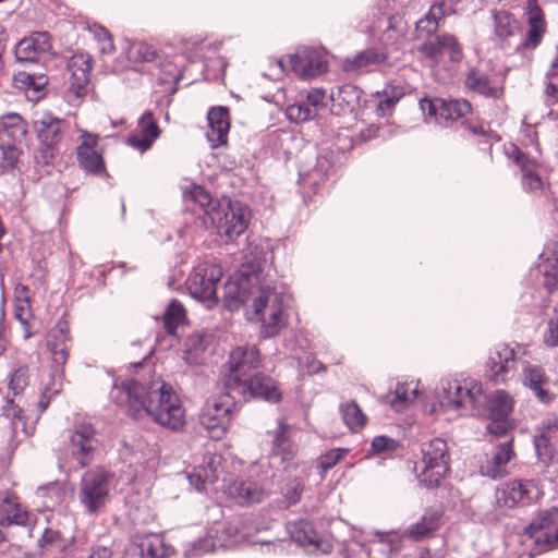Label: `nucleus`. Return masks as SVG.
<instances>
[{"label": "nucleus", "mask_w": 558, "mask_h": 558, "mask_svg": "<svg viewBox=\"0 0 558 558\" xmlns=\"http://www.w3.org/2000/svg\"><path fill=\"white\" fill-rule=\"evenodd\" d=\"M110 397L135 420L149 416L171 430H180L185 424V410L179 396L159 376H151L148 380H116Z\"/></svg>", "instance_id": "f257e3e1"}, {"label": "nucleus", "mask_w": 558, "mask_h": 558, "mask_svg": "<svg viewBox=\"0 0 558 558\" xmlns=\"http://www.w3.org/2000/svg\"><path fill=\"white\" fill-rule=\"evenodd\" d=\"M438 398L440 409L446 412L489 418H508L514 404L509 392L496 390L487 396L483 391L481 381L471 377L447 381L442 385Z\"/></svg>", "instance_id": "f03ea898"}, {"label": "nucleus", "mask_w": 558, "mask_h": 558, "mask_svg": "<svg viewBox=\"0 0 558 558\" xmlns=\"http://www.w3.org/2000/svg\"><path fill=\"white\" fill-rule=\"evenodd\" d=\"M287 288L272 279H263L253 298V314L262 323L260 332L264 338H270L280 332L286 326L288 315L286 310L290 303Z\"/></svg>", "instance_id": "7ed1b4c3"}, {"label": "nucleus", "mask_w": 558, "mask_h": 558, "mask_svg": "<svg viewBox=\"0 0 558 558\" xmlns=\"http://www.w3.org/2000/svg\"><path fill=\"white\" fill-rule=\"evenodd\" d=\"M184 197L199 205L213 227L228 240L241 235L247 228L248 209L240 203L221 205L214 202L210 194L199 185H193L184 193Z\"/></svg>", "instance_id": "20e7f679"}, {"label": "nucleus", "mask_w": 558, "mask_h": 558, "mask_svg": "<svg viewBox=\"0 0 558 558\" xmlns=\"http://www.w3.org/2000/svg\"><path fill=\"white\" fill-rule=\"evenodd\" d=\"M236 392L226 389L205 403L199 420L211 438L220 439L227 433L231 414L236 407Z\"/></svg>", "instance_id": "39448f33"}, {"label": "nucleus", "mask_w": 558, "mask_h": 558, "mask_svg": "<svg viewBox=\"0 0 558 558\" xmlns=\"http://www.w3.org/2000/svg\"><path fill=\"white\" fill-rule=\"evenodd\" d=\"M422 469L418 481L426 487L438 486L449 471V456L447 442L441 438H434L422 445Z\"/></svg>", "instance_id": "423d86ee"}, {"label": "nucleus", "mask_w": 558, "mask_h": 558, "mask_svg": "<svg viewBox=\"0 0 558 558\" xmlns=\"http://www.w3.org/2000/svg\"><path fill=\"white\" fill-rule=\"evenodd\" d=\"M221 267L215 264L201 263L190 274L186 286L190 295L204 304L208 310L216 306L217 283L221 279Z\"/></svg>", "instance_id": "0eeeda50"}, {"label": "nucleus", "mask_w": 558, "mask_h": 558, "mask_svg": "<svg viewBox=\"0 0 558 558\" xmlns=\"http://www.w3.org/2000/svg\"><path fill=\"white\" fill-rule=\"evenodd\" d=\"M108 495L109 474L106 471L96 469L83 474L78 499L88 512H97L106 504Z\"/></svg>", "instance_id": "6e6552de"}, {"label": "nucleus", "mask_w": 558, "mask_h": 558, "mask_svg": "<svg viewBox=\"0 0 558 558\" xmlns=\"http://www.w3.org/2000/svg\"><path fill=\"white\" fill-rule=\"evenodd\" d=\"M229 373L225 378V389H233L251 376V372L260 366V354L255 345L234 348L228 361Z\"/></svg>", "instance_id": "1a4fd4ad"}, {"label": "nucleus", "mask_w": 558, "mask_h": 558, "mask_svg": "<svg viewBox=\"0 0 558 558\" xmlns=\"http://www.w3.org/2000/svg\"><path fill=\"white\" fill-rule=\"evenodd\" d=\"M543 492L535 481L512 480L501 484L496 489V504L504 508H514L518 505H529L537 501Z\"/></svg>", "instance_id": "9d476101"}, {"label": "nucleus", "mask_w": 558, "mask_h": 558, "mask_svg": "<svg viewBox=\"0 0 558 558\" xmlns=\"http://www.w3.org/2000/svg\"><path fill=\"white\" fill-rule=\"evenodd\" d=\"M517 366L514 347L498 343L490 351L485 363L486 376L495 384H505L513 375Z\"/></svg>", "instance_id": "9b49d317"}, {"label": "nucleus", "mask_w": 558, "mask_h": 558, "mask_svg": "<svg viewBox=\"0 0 558 558\" xmlns=\"http://www.w3.org/2000/svg\"><path fill=\"white\" fill-rule=\"evenodd\" d=\"M420 108L429 121L438 124L464 117L471 110V105L464 99L423 98Z\"/></svg>", "instance_id": "f8f14e48"}, {"label": "nucleus", "mask_w": 558, "mask_h": 558, "mask_svg": "<svg viewBox=\"0 0 558 558\" xmlns=\"http://www.w3.org/2000/svg\"><path fill=\"white\" fill-rule=\"evenodd\" d=\"M262 282L258 274L244 275L228 280L222 288V300L229 311H236L248 300H253Z\"/></svg>", "instance_id": "ddd939ff"}, {"label": "nucleus", "mask_w": 558, "mask_h": 558, "mask_svg": "<svg viewBox=\"0 0 558 558\" xmlns=\"http://www.w3.org/2000/svg\"><path fill=\"white\" fill-rule=\"evenodd\" d=\"M95 430L90 425H78L65 445L66 457L77 466L88 465L96 449Z\"/></svg>", "instance_id": "4468645a"}, {"label": "nucleus", "mask_w": 558, "mask_h": 558, "mask_svg": "<svg viewBox=\"0 0 558 558\" xmlns=\"http://www.w3.org/2000/svg\"><path fill=\"white\" fill-rule=\"evenodd\" d=\"M524 535L532 538L541 550L558 546V509L542 512L525 529Z\"/></svg>", "instance_id": "2eb2a0df"}, {"label": "nucleus", "mask_w": 558, "mask_h": 558, "mask_svg": "<svg viewBox=\"0 0 558 558\" xmlns=\"http://www.w3.org/2000/svg\"><path fill=\"white\" fill-rule=\"evenodd\" d=\"M26 135V125L17 113L0 117V149L4 159L12 165L17 158L16 144Z\"/></svg>", "instance_id": "dca6fc26"}, {"label": "nucleus", "mask_w": 558, "mask_h": 558, "mask_svg": "<svg viewBox=\"0 0 558 558\" xmlns=\"http://www.w3.org/2000/svg\"><path fill=\"white\" fill-rule=\"evenodd\" d=\"M506 154L514 160L521 171V184L524 191L536 193L544 187L541 174L542 165L534 157L521 151L518 146L511 144L506 148Z\"/></svg>", "instance_id": "f3484780"}, {"label": "nucleus", "mask_w": 558, "mask_h": 558, "mask_svg": "<svg viewBox=\"0 0 558 558\" xmlns=\"http://www.w3.org/2000/svg\"><path fill=\"white\" fill-rule=\"evenodd\" d=\"M287 530L291 539L304 547L310 554H329L332 550L331 543L318 535L311 521L289 522Z\"/></svg>", "instance_id": "a211bd4d"}, {"label": "nucleus", "mask_w": 558, "mask_h": 558, "mask_svg": "<svg viewBox=\"0 0 558 558\" xmlns=\"http://www.w3.org/2000/svg\"><path fill=\"white\" fill-rule=\"evenodd\" d=\"M328 104V95L322 88H313L307 92L305 98L289 105L286 109L287 118L296 124L315 119L318 111Z\"/></svg>", "instance_id": "6ab92c4d"}, {"label": "nucleus", "mask_w": 558, "mask_h": 558, "mask_svg": "<svg viewBox=\"0 0 558 558\" xmlns=\"http://www.w3.org/2000/svg\"><path fill=\"white\" fill-rule=\"evenodd\" d=\"M172 551L159 534L136 535L126 546L123 558H167Z\"/></svg>", "instance_id": "aec40b11"}, {"label": "nucleus", "mask_w": 558, "mask_h": 558, "mask_svg": "<svg viewBox=\"0 0 558 558\" xmlns=\"http://www.w3.org/2000/svg\"><path fill=\"white\" fill-rule=\"evenodd\" d=\"M288 63L291 70L302 78H311L326 72L327 61L320 51L314 48H300L290 54Z\"/></svg>", "instance_id": "412c9836"}, {"label": "nucleus", "mask_w": 558, "mask_h": 558, "mask_svg": "<svg viewBox=\"0 0 558 558\" xmlns=\"http://www.w3.org/2000/svg\"><path fill=\"white\" fill-rule=\"evenodd\" d=\"M231 391L236 392V395L242 397L244 400L250 398H260L276 403L281 399V393L272 378L262 374L250 376L242 383L238 384V386L231 389Z\"/></svg>", "instance_id": "4be33fe9"}, {"label": "nucleus", "mask_w": 558, "mask_h": 558, "mask_svg": "<svg viewBox=\"0 0 558 558\" xmlns=\"http://www.w3.org/2000/svg\"><path fill=\"white\" fill-rule=\"evenodd\" d=\"M521 383L544 404H549L556 399V395L549 389L550 379L539 365L525 361L522 364Z\"/></svg>", "instance_id": "5701e85b"}, {"label": "nucleus", "mask_w": 558, "mask_h": 558, "mask_svg": "<svg viewBox=\"0 0 558 558\" xmlns=\"http://www.w3.org/2000/svg\"><path fill=\"white\" fill-rule=\"evenodd\" d=\"M52 41L48 32H34L16 45L15 58L21 63H35L50 53Z\"/></svg>", "instance_id": "b1692460"}, {"label": "nucleus", "mask_w": 558, "mask_h": 558, "mask_svg": "<svg viewBox=\"0 0 558 558\" xmlns=\"http://www.w3.org/2000/svg\"><path fill=\"white\" fill-rule=\"evenodd\" d=\"M222 458L209 450L203 457L202 463L197 464L192 472L187 473V480L197 492H206L207 485L214 484L220 474Z\"/></svg>", "instance_id": "393cba45"}, {"label": "nucleus", "mask_w": 558, "mask_h": 558, "mask_svg": "<svg viewBox=\"0 0 558 558\" xmlns=\"http://www.w3.org/2000/svg\"><path fill=\"white\" fill-rule=\"evenodd\" d=\"M68 69L71 73L69 97L80 98L86 93V86L89 82L92 57L85 52H76L70 58Z\"/></svg>", "instance_id": "a878e982"}, {"label": "nucleus", "mask_w": 558, "mask_h": 558, "mask_svg": "<svg viewBox=\"0 0 558 558\" xmlns=\"http://www.w3.org/2000/svg\"><path fill=\"white\" fill-rule=\"evenodd\" d=\"M513 457L512 439H507L497 445L490 454H486L485 461L480 465V472L492 480L501 478L507 474V465Z\"/></svg>", "instance_id": "bb28decb"}, {"label": "nucleus", "mask_w": 558, "mask_h": 558, "mask_svg": "<svg viewBox=\"0 0 558 558\" xmlns=\"http://www.w3.org/2000/svg\"><path fill=\"white\" fill-rule=\"evenodd\" d=\"M536 271L549 292L558 289V243H549L545 246L539 255Z\"/></svg>", "instance_id": "cd10ccee"}, {"label": "nucleus", "mask_w": 558, "mask_h": 558, "mask_svg": "<svg viewBox=\"0 0 558 558\" xmlns=\"http://www.w3.org/2000/svg\"><path fill=\"white\" fill-rule=\"evenodd\" d=\"M160 130L150 111L144 112L138 119L136 132L128 138V144L141 151L148 150L159 137Z\"/></svg>", "instance_id": "c85d7f7f"}, {"label": "nucleus", "mask_w": 558, "mask_h": 558, "mask_svg": "<svg viewBox=\"0 0 558 558\" xmlns=\"http://www.w3.org/2000/svg\"><path fill=\"white\" fill-rule=\"evenodd\" d=\"M453 5L452 0L440 1L433 4L428 12L415 24L417 37H429L434 35L439 27V22L446 16L454 14L456 10Z\"/></svg>", "instance_id": "c756f323"}, {"label": "nucleus", "mask_w": 558, "mask_h": 558, "mask_svg": "<svg viewBox=\"0 0 558 558\" xmlns=\"http://www.w3.org/2000/svg\"><path fill=\"white\" fill-rule=\"evenodd\" d=\"M277 423L276 429L268 432L271 436L270 457L279 458L281 462H289L294 458L296 447L289 436L290 426L283 418H279Z\"/></svg>", "instance_id": "7c9ffc66"}, {"label": "nucleus", "mask_w": 558, "mask_h": 558, "mask_svg": "<svg viewBox=\"0 0 558 558\" xmlns=\"http://www.w3.org/2000/svg\"><path fill=\"white\" fill-rule=\"evenodd\" d=\"M465 86L486 98H499L504 94L501 84L478 69H470L465 75Z\"/></svg>", "instance_id": "2f4dec72"}, {"label": "nucleus", "mask_w": 558, "mask_h": 558, "mask_svg": "<svg viewBox=\"0 0 558 558\" xmlns=\"http://www.w3.org/2000/svg\"><path fill=\"white\" fill-rule=\"evenodd\" d=\"M558 420L549 417L537 429L534 437L535 450L543 461L551 459L555 444L558 441Z\"/></svg>", "instance_id": "473e14b6"}, {"label": "nucleus", "mask_w": 558, "mask_h": 558, "mask_svg": "<svg viewBox=\"0 0 558 558\" xmlns=\"http://www.w3.org/2000/svg\"><path fill=\"white\" fill-rule=\"evenodd\" d=\"M208 131L206 137L213 147L225 144L228 137L230 122L226 107L211 108L207 114Z\"/></svg>", "instance_id": "72a5a7b5"}, {"label": "nucleus", "mask_w": 558, "mask_h": 558, "mask_svg": "<svg viewBox=\"0 0 558 558\" xmlns=\"http://www.w3.org/2000/svg\"><path fill=\"white\" fill-rule=\"evenodd\" d=\"M442 511L438 508L426 509L422 518L411 524L403 533L413 541H422L423 538L436 532L441 524Z\"/></svg>", "instance_id": "f704fd0d"}, {"label": "nucleus", "mask_w": 558, "mask_h": 558, "mask_svg": "<svg viewBox=\"0 0 558 558\" xmlns=\"http://www.w3.org/2000/svg\"><path fill=\"white\" fill-rule=\"evenodd\" d=\"M69 327L65 322H59L49 332L48 347L56 367H61L69 356Z\"/></svg>", "instance_id": "c9c22d12"}, {"label": "nucleus", "mask_w": 558, "mask_h": 558, "mask_svg": "<svg viewBox=\"0 0 558 558\" xmlns=\"http://www.w3.org/2000/svg\"><path fill=\"white\" fill-rule=\"evenodd\" d=\"M226 494L239 504L260 502L265 496L264 488L255 481H234L226 486Z\"/></svg>", "instance_id": "e433bc0d"}, {"label": "nucleus", "mask_w": 558, "mask_h": 558, "mask_svg": "<svg viewBox=\"0 0 558 558\" xmlns=\"http://www.w3.org/2000/svg\"><path fill=\"white\" fill-rule=\"evenodd\" d=\"M31 514L22 508L16 497L7 494L0 501V524L1 525H22L31 524Z\"/></svg>", "instance_id": "4c0bfd02"}, {"label": "nucleus", "mask_w": 558, "mask_h": 558, "mask_svg": "<svg viewBox=\"0 0 558 558\" xmlns=\"http://www.w3.org/2000/svg\"><path fill=\"white\" fill-rule=\"evenodd\" d=\"M408 33V23L402 15H392L387 20V26L380 37V43L389 50H399Z\"/></svg>", "instance_id": "58836bf2"}, {"label": "nucleus", "mask_w": 558, "mask_h": 558, "mask_svg": "<svg viewBox=\"0 0 558 558\" xmlns=\"http://www.w3.org/2000/svg\"><path fill=\"white\" fill-rule=\"evenodd\" d=\"M36 128L39 140L48 147L57 145L63 137V133L68 128L66 121L45 116L36 121Z\"/></svg>", "instance_id": "ea45409f"}, {"label": "nucleus", "mask_w": 558, "mask_h": 558, "mask_svg": "<svg viewBox=\"0 0 558 558\" xmlns=\"http://www.w3.org/2000/svg\"><path fill=\"white\" fill-rule=\"evenodd\" d=\"M387 59V52L385 53L377 49L369 48L359 52L353 58L345 59L343 62V69L345 71L369 72L377 65L386 62Z\"/></svg>", "instance_id": "a19ab883"}, {"label": "nucleus", "mask_w": 558, "mask_h": 558, "mask_svg": "<svg viewBox=\"0 0 558 558\" xmlns=\"http://www.w3.org/2000/svg\"><path fill=\"white\" fill-rule=\"evenodd\" d=\"M417 387L418 384L414 380L399 381L395 390L385 396L386 402L390 404L393 411L402 412L417 398Z\"/></svg>", "instance_id": "79ce46f5"}, {"label": "nucleus", "mask_w": 558, "mask_h": 558, "mask_svg": "<svg viewBox=\"0 0 558 558\" xmlns=\"http://www.w3.org/2000/svg\"><path fill=\"white\" fill-rule=\"evenodd\" d=\"M35 495L43 509L53 511L64 502L66 492L61 483L50 482L38 487Z\"/></svg>", "instance_id": "37998d69"}, {"label": "nucleus", "mask_w": 558, "mask_h": 558, "mask_svg": "<svg viewBox=\"0 0 558 558\" xmlns=\"http://www.w3.org/2000/svg\"><path fill=\"white\" fill-rule=\"evenodd\" d=\"M362 90L352 84H344L332 89L328 95V100L332 106L340 107L343 111H353L360 104Z\"/></svg>", "instance_id": "c03bdc74"}, {"label": "nucleus", "mask_w": 558, "mask_h": 558, "mask_svg": "<svg viewBox=\"0 0 558 558\" xmlns=\"http://www.w3.org/2000/svg\"><path fill=\"white\" fill-rule=\"evenodd\" d=\"M207 337L195 333L185 340L184 360L187 364L198 365L205 361Z\"/></svg>", "instance_id": "a18cd8bd"}, {"label": "nucleus", "mask_w": 558, "mask_h": 558, "mask_svg": "<svg viewBox=\"0 0 558 558\" xmlns=\"http://www.w3.org/2000/svg\"><path fill=\"white\" fill-rule=\"evenodd\" d=\"M340 413L343 423L353 433L360 432L367 422L366 415L355 401L341 403Z\"/></svg>", "instance_id": "49530a36"}, {"label": "nucleus", "mask_w": 558, "mask_h": 558, "mask_svg": "<svg viewBox=\"0 0 558 558\" xmlns=\"http://www.w3.org/2000/svg\"><path fill=\"white\" fill-rule=\"evenodd\" d=\"M214 535L216 548H229L236 546L243 538L238 527L232 524H219L210 530Z\"/></svg>", "instance_id": "de8ad7c7"}, {"label": "nucleus", "mask_w": 558, "mask_h": 558, "mask_svg": "<svg viewBox=\"0 0 558 558\" xmlns=\"http://www.w3.org/2000/svg\"><path fill=\"white\" fill-rule=\"evenodd\" d=\"M186 319V313L183 305L177 300H172L163 314V325L168 335L174 336L179 326Z\"/></svg>", "instance_id": "09e8293b"}, {"label": "nucleus", "mask_w": 558, "mask_h": 558, "mask_svg": "<svg viewBox=\"0 0 558 558\" xmlns=\"http://www.w3.org/2000/svg\"><path fill=\"white\" fill-rule=\"evenodd\" d=\"M494 25H495V34L500 39H506L510 36H513L518 29V23L512 16L511 13L506 11H492Z\"/></svg>", "instance_id": "8fccbe9b"}, {"label": "nucleus", "mask_w": 558, "mask_h": 558, "mask_svg": "<svg viewBox=\"0 0 558 558\" xmlns=\"http://www.w3.org/2000/svg\"><path fill=\"white\" fill-rule=\"evenodd\" d=\"M128 57L133 62L142 63L158 62L160 60L158 50L154 46L143 41H134L130 44Z\"/></svg>", "instance_id": "3c124183"}, {"label": "nucleus", "mask_w": 558, "mask_h": 558, "mask_svg": "<svg viewBox=\"0 0 558 558\" xmlns=\"http://www.w3.org/2000/svg\"><path fill=\"white\" fill-rule=\"evenodd\" d=\"M80 166L87 172L99 174L105 171V163L98 150L76 151Z\"/></svg>", "instance_id": "603ef678"}, {"label": "nucleus", "mask_w": 558, "mask_h": 558, "mask_svg": "<svg viewBox=\"0 0 558 558\" xmlns=\"http://www.w3.org/2000/svg\"><path fill=\"white\" fill-rule=\"evenodd\" d=\"M304 492V482L300 477H293L286 482V484L281 488V495L283 497V502L287 507L296 505Z\"/></svg>", "instance_id": "864d4df0"}, {"label": "nucleus", "mask_w": 558, "mask_h": 558, "mask_svg": "<svg viewBox=\"0 0 558 558\" xmlns=\"http://www.w3.org/2000/svg\"><path fill=\"white\" fill-rule=\"evenodd\" d=\"M543 343L547 348L558 347V303L554 308L553 315L549 317L546 328L542 333Z\"/></svg>", "instance_id": "5fc2aeb1"}, {"label": "nucleus", "mask_w": 558, "mask_h": 558, "mask_svg": "<svg viewBox=\"0 0 558 558\" xmlns=\"http://www.w3.org/2000/svg\"><path fill=\"white\" fill-rule=\"evenodd\" d=\"M438 44L444 47V52L449 54L451 61L458 62L462 59L463 52L454 36L450 34L438 36Z\"/></svg>", "instance_id": "6e6d98bb"}, {"label": "nucleus", "mask_w": 558, "mask_h": 558, "mask_svg": "<svg viewBox=\"0 0 558 558\" xmlns=\"http://www.w3.org/2000/svg\"><path fill=\"white\" fill-rule=\"evenodd\" d=\"M214 549H216L214 534L209 531L204 538H199L191 544L190 549L186 551V556L189 558H195Z\"/></svg>", "instance_id": "4d7b16f0"}, {"label": "nucleus", "mask_w": 558, "mask_h": 558, "mask_svg": "<svg viewBox=\"0 0 558 558\" xmlns=\"http://www.w3.org/2000/svg\"><path fill=\"white\" fill-rule=\"evenodd\" d=\"M349 452L347 448H336L322 454L319 458V468L323 472H327L338 464Z\"/></svg>", "instance_id": "13d9d810"}, {"label": "nucleus", "mask_w": 558, "mask_h": 558, "mask_svg": "<svg viewBox=\"0 0 558 558\" xmlns=\"http://www.w3.org/2000/svg\"><path fill=\"white\" fill-rule=\"evenodd\" d=\"M28 385V369L27 367L21 366L15 369L9 381V389L12 391L13 396H17L26 388Z\"/></svg>", "instance_id": "bf43d9fd"}, {"label": "nucleus", "mask_w": 558, "mask_h": 558, "mask_svg": "<svg viewBox=\"0 0 558 558\" xmlns=\"http://www.w3.org/2000/svg\"><path fill=\"white\" fill-rule=\"evenodd\" d=\"M402 95L403 93L401 92V89L398 88L391 89L390 94H388L385 90V95L379 99L376 108L377 116H386L387 112H389L395 107V105L400 100Z\"/></svg>", "instance_id": "052dcab7"}, {"label": "nucleus", "mask_w": 558, "mask_h": 558, "mask_svg": "<svg viewBox=\"0 0 558 558\" xmlns=\"http://www.w3.org/2000/svg\"><path fill=\"white\" fill-rule=\"evenodd\" d=\"M525 15L530 27L536 26L539 28H546L543 12L537 5L536 0H527Z\"/></svg>", "instance_id": "680f3d73"}, {"label": "nucleus", "mask_w": 558, "mask_h": 558, "mask_svg": "<svg viewBox=\"0 0 558 558\" xmlns=\"http://www.w3.org/2000/svg\"><path fill=\"white\" fill-rule=\"evenodd\" d=\"M38 544L41 548L54 547L61 550L64 547L60 533L52 529H46L44 531L41 537L38 541Z\"/></svg>", "instance_id": "e2e57ef3"}, {"label": "nucleus", "mask_w": 558, "mask_h": 558, "mask_svg": "<svg viewBox=\"0 0 558 558\" xmlns=\"http://www.w3.org/2000/svg\"><path fill=\"white\" fill-rule=\"evenodd\" d=\"M399 447V442L387 436H377L372 441V450L375 453L391 452Z\"/></svg>", "instance_id": "0e129e2a"}, {"label": "nucleus", "mask_w": 558, "mask_h": 558, "mask_svg": "<svg viewBox=\"0 0 558 558\" xmlns=\"http://www.w3.org/2000/svg\"><path fill=\"white\" fill-rule=\"evenodd\" d=\"M387 547V553L385 554L387 556L388 553H391L393 550L399 549V536L397 533H387L385 535H380V539L377 543H374L372 545V550L380 549V548Z\"/></svg>", "instance_id": "69168bd1"}, {"label": "nucleus", "mask_w": 558, "mask_h": 558, "mask_svg": "<svg viewBox=\"0 0 558 558\" xmlns=\"http://www.w3.org/2000/svg\"><path fill=\"white\" fill-rule=\"evenodd\" d=\"M492 422L487 424L486 429L488 434L496 437L506 436L511 429L512 425L508 418H490Z\"/></svg>", "instance_id": "338daca9"}, {"label": "nucleus", "mask_w": 558, "mask_h": 558, "mask_svg": "<svg viewBox=\"0 0 558 558\" xmlns=\"http://www.w3.org/2000/svg\"><path fill=\"white\" fill-rule=\"evenodd\" d=\"M80 140L81 143L76 148V151H92L97 150V145L99 141V136L94 133H89L85 130H80Z\"/></svg>", "instance_id": "774afa93"}]
</instances>
